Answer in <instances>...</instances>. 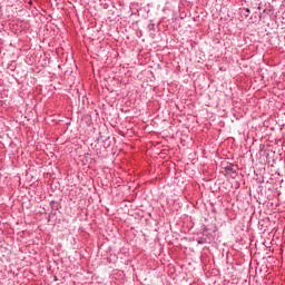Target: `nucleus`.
Here are the masks:
<instances>
[{
  "mask_svg": "<svg viewBox=\"0 0 285 285\" xmlns=\"http://www.w3.org/2000/svg\"><path fill=\"white\" fill-rule=\"evenodd\" d=\"M246 12H250V9H246Z\"/></svg>",
  "mask_w": 285,
  "mask_h": 285,
  "instance_id": "obj_1",
  "label": "nucleus"
}]
</instances>
